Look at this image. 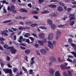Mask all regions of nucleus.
<instances>
[{
	"label": "nucleus",
	"instance_id": "f257e3e1",
	"mask_svg": "<svg viewBox=\"0 0 76 76\" xmlns=\"http://www.w3.org/2000/svg\"><path fill=\"white\" fill-rule=\"evenodd\" d=\"M3 47L4 48L10 49V52L12 54H15L17 53V50L13 46L8 47V45H4Z\"/></svg>",
	"mask_w": 76,
	"mask_h": 76
},
{
	"label": "nucleus",
	"instance_id": "f03ea898",
	"mask_svg": "<svg viewBox=\"0 0 76 76\" xmlns=\"http://www.w3.org/2000/svg\"><path fill=\"white\" fill-rule=\"evenodd\" d=\"M67 57L68 59H66L67 61H69V62H70L71 63L73 62V61L72 60H71L70 59L73 58V56L69 55H68Z\"/></svg>",
	"mask_w": 76,
	"mask_h": 76
},
{
	"label": "nucleus",
	"instance_id": "7ed1b4c3",
	"mask_svg": "<svg viewBox=\"0 0 76 76\" xmlns=\"http://www.w3.org/2000/svg\"><path fill=\"white\" fill-rule=\"evenodd\" d=\"M15 7L14 6L12 5L10 7H8L7 8V10L8 11L10 10V11H13L15 10Z\"/></svg>",
	"mask_w": 76,
	"mask_h": 76
},
{
	"label": "nucleus",
	"instance_id": "20e7f679",
	"mask_svg": "<svg viewBox=\"0 0 76 76\" xmlns=\"http://www.w3.org/2000/svg\"><path fill=\"white\" fill-rule=\"evenodd\" d=\"M54 38V35L52 33H51L49 34L48 38L49 40H52Z\"/></svg>",
	"mask_w": 76,
	"mask_h": 76
},
{
	"label": "nucleus",
	"instance_id": "39448f33",
	"mask_svg": "<svg viewBox=\"0 0 76 76\" xmlns=\"http://www.w3.org/2000/svg\"><path fill=\"white\" fill-rule=\"evenodd\" d=\"M50 74V76H53L54 75V70H53L52 68H51L49 71Z\"/></svg>",
	"mask_w": 76,
	"mask_h": 76
},
{
	"label": "nucleus",
	"instance_id": "423d86ee",
	"mask_svg": "<svg viewBox=\"0 0 76 76\" xmlns=\"http://www.w3.org/2000/svg\"><path fill=\"white\" fill-rule=\"evenodd\" d=\"M8 32H9V31L7 30H5L4 31H2L1 34L2 35H4L5 36H8V34H7V33H8Z\"/></svg>",
	"mask_w": 76,
	"mask_h": 76
},
{
	"label": "nucleus",
	"instance_id": "0eeeda50",
	"mask_svg": "<svg viewBox=\"0 0 76 76\" xmlns=\"http://www.w3.org/2000/svg\"><path fill=\"white\" fill-rule=\"evenodd\" d=\"M40 52L43 55H45L47 54V51L44 49H42L40 50Z\"/></svg>",
	"mask_w": 76,
	"mask_h": 76
},
{
	"label": "nucleus",
	"instance_id": "6e6552de",
	"mask_svg": "<svg viewBox=\"0 0 76 76\" xmlns=\"http://www.w3.org/2000/svg\"><path fill=\"white\" fill-rule=\"evenodd\" d=\"M45 37V34L44 33H39V34L38 37L39 38H43Z\"/></svg>",
	"mask_w": 76,
	"mask_h": 76
},
{
	"label": "nucleus",
	"instance_id": "1a4fd4ad",
	"mask_svg": "<svg viewBox=\"0 0 76 76\" xmlns=\"http://www.w3.org/2000/svg\"><path fill=\"white\" fill-rule=\"evenodd\" d=\"M49 15L51 17H55V16H57L58 15L55 13H52V14H50Z\"/></svg>",
	"mask_w": 76,
	"mask_h": 76
},
{
	"label": "nucleus",
	"instance_id": "9d476101",
	"mask_svg": "<svg viewBox=\"0 0 76 76\" xmlns=\"http://www.w3.org/2000/svg\"><path fill=\"white\" fill-rule=\"evenodd\" d=\"M24 52L26 55H28L29 54L31 51L29 50H26L24 51Z\"/></svg>",
	"mask_w": 76,
	"mask_h": 76
},
{
	"label": "nucleus",
	"instance_id": "9b49d317",
	"mask_svg": "<svg viewBox=\"0 0 76 76\" xmlns=\"http://www.w3.org/2000/svg\"><path fill=\"white\" fill-rule=\"evenodd\" d=\"M50 61L52 62H54V63H55V62H56V59L54 58H53V57H50Z\"/></svg>",
	"mask_w": 76,
	"mask_h": 76
},
{
	"label": "nucleus",
	"instance_id": "f8f14e48",
	"mask_svg": "<svg viewBox=\"0 0 76 76\" xmlns=\"http://www.w3.org/2000/svg\"><path fill=\"white\" fill-rule=\"evenodd\" d=\"M74 49L75 50H74V51H75V52H70V53H71V54H73L75 57V58H76V48Z\"/></svg>",
	"mask_w": 76,
	"mask_h": 76
},
{
	"label": "nucleus",
	"instance_id": "ddd939ff",
	"mask_svg": "<svg viewBox=\"0 0 76 76\" xmlns=\"http://www.w3.org/2000/svg\"><path fill=\"white\" fill-rule=\"evenodd\" d=\"M55 76H60V72L58 71H57L55 72Z\"/></svg>",
	"mask_w": 76,
	"mask_h": 76
},
{
	"label": "nucleus",
	"instance_id": "4468645a",
	"mask_svg": "<svg viewBox=\"0 0 76 76\" xmlns=\"http://www.w3.org/2000/svg\"><path fill=\"white\" fill-rule=\"evenodd\" d=\"M48 7L51 8H56L57 7V5L50 4L49 5Z\"/></svg>",
	"mask_w": 76,
	"mask_h": 76
},
{
	"label": "nucleus",
	"instance_id": "2eb2a0df",
	"mask_svg": "<svg viewBox=\"0 0 76 76\" xmlns=\"http://www.w3.org/2000/svg\"><path fill=\"white\" fill-rule=\"evenodd\" d=\"M47 23L49 25H52L53 24V21L49 19L47 20Z\"/></svg>",
	"mask_w": 76,
	"mask_h": 76
},
{
	"label": "nucleus",
	"instance_id": "dca6fc26",
	"mask_svg": "<svg viewBox=\"0 0 76 76\" xmlns=\"http://www.w3.org/2000/svg\"><path fill=\"white\" fill-rule=\"evenodd\" d=\"M50 27L53 30H55V29H56V26L54 24H52L51 25Z\"/></svg>",
	"mask_w": 76,
	"mask_h": 76
},
{
	"label": "nucleus",
	"instance_id": "f3484780",
	"mask_svg": "<svg viewBox=\"0 0 76 76\" xmlns=\"http://www.w3.org/2000/svg\"><path fill=\"white\" fill-rule=\"evenodd\" d=\"M39 45H41V46H44V43L41 40H39L38 42Z\"/></svg>",
	"mask_w": 76,
	"mask_h": 76
},
{
	"label": "nucleus",
	"instance_id": "a211bd4d",
	"mask_svg": "<svg viewBox=\"0 0 76 76\" xmlns=\"http://www.w3.org/2000/svg\"><path fill=\"white\" fill-rule=\"evenodd\" d=\"M23 39V36H20L19 39H18V41L19 42H22V40Z\"/></svg>",
	"mask_w": 76,
	"mask_h": 76
},
{
	"label": "nucleus",
	"instance_id": "6ab92c4d",
	"mask_svg": "<svg viewBox=\"0 0 76 76\" xmlns=\"http://www.w3.org/2000/svg\"><path fill=\"white\" fill-rule=\"evenodd\" d=\"M31 36V34L30 33H26L24 35V37L25 38H28V37Z\"/></svg>",
	"mask_w": 76,
	"mask_h": 76
},
{
	"label": "nucleus",
	"instance_id": "aec40b11",
	"mask_svg": "<svg viewBox=\"0 0 76 76\" xmlns=\"http://www.w3.org/2000/svg\"><path fill=\"white\" fill-rule=\"evenodd\" d=\"M61 33L60 31L57 30L56 32V35H58L59 36H60V35H61Z\"/></svg>",
	"mask_w": 76,
	"mask_h": 76
},
{
	"label": "nucleus",
	"instance_id": "412c9836",
	"mask_svg": "<svg viewBox=\"0 0 76 76\" xmlns=\"http://www.w3.org/2000/svg\"><path fill=\"white\" fill-rule=\"evenodd\" d=\"M60 67L62 69H63V70H65L66 66L65 65L62 64L61 65Z\"/></svg>",
	"mask_w": 76,
	"mask_h": 76
},
{
	"label": "nucleus",
	"instance_id": "4be33fe9",
	"mask_svg": "<svg viewBox=\"0 0 76 76\" xmlns=\"http://www.w3.org/2000/svg\"><path fill=\"white\" fill-rule=\"evenodd\" d=\"M20 10L21 12H25L26 13H27V12H28V11L27 10L21 8L20 9Z\"/></svg>",
	"mask_w": 76,
	"mask_h": 76
},
{
	"label": "nucleus",
	"instance_id": "5701e85b",
	"mask_svg": "<svg viewBox=\"0 0 76 76\" xmlns=\"http://www.w3.org/2000/svg\"><path fill=\"white\" fill-rule=\"evenodd\" d=\"M58 10L59 12H61L63 10V7L59 6L58 8Z\"/></svg>",
	"mask_w": 76,
	"mask_h": 76
},
{
	"label": "nucleus",
	"instance_id": "b1692460",
	"mask_svg": "<svg viewBox=\"0 0 76 76\" xmlns=\"http://www.w3.org/2000/svg\"><path fill=\"white\" fill-rule=\"evenodd\" d=\"M71 45L74 49H76V46L75 44L73 43H71Z\"/></svg>",
	"mask_w": 76,
	"mask_h": 76
},
{
	"label": "nucleus",
	"instance_id": "393cba45",
	"mask_svg": "<svg viewBox=\"0 0 76 76\" xmlns=\"http://www.w3.org/2000/svg\"><path fill=\"white\" fill-rule=\"evenodd\" d=\"M11 22H12V20H8L4 21L3 22V23H7Z\"/></svg>",
	"mask_w": 76,
	"mask_h": 76
},
{
	"label": "nucleus",
	"instance_id": "a878e982",
	"mask_svg": "<svg viewBox=\"0 0 76 76\" xmlns=\"http://www.w3.org/2000/svg\"><path fill=\"white\" fill-rule=\"evenodd\" d=\"M75 23V21H71L70 22V26H73Z\"/></svg>",
	"mask_w": 76,
	"mask_h": 76
},
{
	"label": "nucleus",
	"instance_id": "bb28decb",
	"mask_svg": "<svg viewBox=\"0 0 76 76\" xmlns=\"http://www.w3.org/2000/svg\"><path fill=\"white\" fill-rule=\"evenodd\" d=\"M68 42L69 43H70L71 44V43H72L73 42V39H72L71 38H69L68 40Z\"/></svg>",
	"mask_w": 76,
	"mask_h": 76
},
{
	"label": "nucleus",
	"instance_id": "cd10ccee",
	"mask_svg": "<svg viewBox=\"0 0 76 76\" xmlns=\"http://www.w3.org/2000/svg\"><path fill=\"white\" fill-rule=\"evenodd\" d=\"M13 72L14 73H16L17 71H18V69L17 68H13Z\"/></svg>",
	"mask_w": 76,
	"mask_h": 76
},
{
	"label": "nucleus",
	"instance_id": "c85d7f7f",
	"mask_svg": "<svg viewBox=\"0 0 76 76\" xmlns=\"http://www.w3.org/2000/svg\"><path fill=\"white\" fill-rule=\"evenodd\" d=\"M49 11H48L47 10H46L43 12H42L41 13H42V14H45L46 13H49Z\"/></svg>",
	"mask_w": 76,
	"mask_h": 76
},
{
	"label": "nucleus",
	"instance_id": "c756f323",
	"mask_svg": "<svg viewBox=\"0 0 76 76\" xmlns=\"http://www.w3.org/2000/svg\"><path fill=\"white\" fill-rule=\"evenodd\" d=\"M68 76H72V72L70 71H68Z\"/></svg>",
	"mask_w": 76,
	"mask_h": 76
},
{
	"label": "nucleus",
	"instance_id": "7c9ffc66",
	"mask_svg": "<svg viewBox=\"0 0 76 76\" xmlns=\"http://www.w3.org/2000/svg\"><path fill=\"white\" fill-rule=\"evenodd\" d=\"M26 28L25 27H20L19 28V30H23V29H25Z\"/></svg>",
	"mask_w": 76,
	"mask_h": 76
},
{
	"label": "nucleus",
	"instance_id": "2f4dec72",
	"mask_svg": "<svg viewBox=\"0 0 76 76\" xmlns=\"http://www.w3.org/2000/svg\"><path fill=\"white\" fill-rule=\"evenodd\" d=\"M38 1L39 3V4H41V3H42L44 2V1H45V0H38Z\"/></svg>",
	"mask_w": 76,
	"mask_h": 76
},
{
	"label": "nucleus",
	"instance_id": "473e14b6",
	"mask_svg": "<svg viewBox=\"0 0 76 76\" xmlns=\"http://www.w3.org/2000/svg\"><path fill=\"white\" fill-rule=\"evenodd\" d=\"M63 74L64 76H69V75H68L65 72H63Z\"/></svg>",
	"mask_w": 76,
	"mask_h": 76
},
{
	"label": "nucleus",
	"instance_id": "72a5a7b5",
	"mask_svg": "<svg viewBox=\"0 0 76 76\" xmlns=\"http://www.w3.org/2000/svg\"><path fill=\"white\" fill-rule=\"evenodd\" d=\"M39 28L42 29H47V28L45 26H40L39 27Z\"/></svg>",
	"mask_w": 76,
	"mask_h": 76
},
{
	"label": "nucleus",
	"instance_id": "f704fd0d",
	"mask_svg": "<svg viewBox=\"0 0 76 76\" xmlns=\"http://www.w3.org/2000/svg\"><path fill=\"white\" fill-rule=\"evenodd\" d=\"M3 71L5 73H8V69H4Z\"/></svg>",
	"mask_w": 76,
	"mask_h": 76
},
{
	"label": "nucleus",
	"instance_id": "c9c22d12",
	"mask_svg": "<svg viewBox=\"0 0 76 76\" xmlns=\"http://www.w3.org/2000/svg\"><path fill=\"white\" fill-rule=\"evenodd\" d=\"M48 46H49V45H53V43H52L50 41H48Z\"/></svg>",
	"mask_w": 76,
	"mask_h": 76
},
{
	"label": "nucleus",
	"instance_id": "e433bc0d",
	"mask_svg": "<svg viewBox=\"0 0 76 76\" xmlns=\"http://www.w3.org/2000/svg\"><path fill=\"white\" fill-rule=\"evenodd\" d=\"M52 2H59V1L56 0H52L50 1V2L51 3Z\"/></svg>",
	"mask_w": 76,
	"mask_h": 76
},
{
	"label": "nucleus",
	"instance_id": "4c0bfd02",
	"mask_svg": "<svg viewBox=\"0 0 76 76\" xmlns=\"http://www.w3.org/2000/svg\"><path fill=\"white\" fill-rule=\"evenodd\" d=\"M48 46L49 47V48H51V49H52V48H53V47H54V46H53V44L51 45H49V46Z\"/></svg>",
	"mask_w": 76,
	"mask_h": 76
},
{
	"label": "nucleus",
	"instance_id": "58836bf2",
	"mask_svg": "<svg viewBox=\"0 0 76 76\" xmlns=\"http://www.w3.org/2000/svg\"><path fill=\"white\" fill-rule=\"evenodd\" d=\"M32 14H38V12L37 11H34L32 12Z\"/></svg>",
	"mask_w": 76,
	"mask_h": 76
},
{
	"label": "nucleus",
	"instance_id": "ea45409f",
	"mask_svg": "<svg viewBox=\"0 0 76 76\" xmlns=\"http://www.w3.org/2000/svg\"><path fill=\"white\" fill-rule=\"evenodd\" d=\"M59 4L61 5V6H64V4L62 2H59Z\"/></svg>",
	"mask_w": 76,
	"mask_h": 76
},
{
	"label": "nucleus",
	"instance_id": "a19ab883",
	"mask_svg": "<svg viewBox=\"0 0 76 76\" xmlns=\"http://www.w3.org/2000/svg\"><path fill=\"white\" fill-rule=\"evenodd\" d=\"M31 23H32L31 22L27 21L26 23V25H29V24H31Z\"/></svg>",
	"mask_w": 76,
	"mask_h": 76
},
{
	"label": "nucleus",
	"instance_id": "79ce46f5",
	"mask_svg": "<svg viewBox=\"0 0 76 76\" xmlns=\"http://www.w3.org/2000/svg\"><path fill=\"white\" fill-rule=\"evenodd\" d=\"M69 19L70 20H75V18L74 17H70Z\"/></svg>",
	"mask_w": 76,
	"mask_h": 76
},
{
	"label": "nucleus",
	"instance_id": "37998d69",
	"mask_svg": "<svg viewBox=\"0 0 76 76\" xmlns=\"http://www.w3.org/2000/svg\"><path fill=\"white\" fill-rule=\"evenodd\" d=\"M59 38H60V37L58 36H57L56 37V39L57 41H58Z\"/></svg>",
	"mask_w": 76,
	"mask_h": 76
},
{
	"label": "nucleus",
	"instance_id": "c03bdc74",
	"mask_svg": "<svg viewBox=\"0 0 76 76\" xmlns=\"http://www.w3.org/2000/svg\"><path fill=\"white\" fill-rule=\"evenodd\" d=\"M58 60L60 63H62V62H63V61H62V60H61V59H60V58H58Z\"/></svg>",
	"mask_w": 76,
	"mask_h": 76
},
{
	"label": "nucleus",
	"instance_id": "a18cd8bd",
	"mask_svg": "<svg viewBox=\"0 0 76 76\" xmlns=\"http://www.w3.org/2000/svg\"><path fill=\"white\" fill-rule=\"evenodd\" d=\"M53 43L54 45V46H56V45L57 44V42L56 41H53Z\"/></svg>",
	"mask_w": 76,
	"mask_h": 76
},
{
	"label": "nucleus",
	"instance_id": "49530a36",
	"mask_svg": "<svg viewBox=\"0 0 76 76\" xmlns=\"http://www.w3.org/2000/svg\"><path fill=\"white\" fill-rule=\"evenodd\" d=\"M26 42L28 43V44H29L30 43V42L29 41V39H27L26 40Z\"/></svg>",
	"mask_w": 76,
	"mask_h": 76
},
{
	"label": "nucleus",
	"instance_id": "de8ad7c7",
	"mask_svg": "<svg viewBox=\"0 0 76 76\" xmlns=\"http://www.w3.org/2000/svg\"><path fill=\"white\" fill-rule=\"evenodd\" d=\"M29 38H30V39L32 41H34V38H33V37H29Z\"/></svg>",
	"mask_w": 76,
	"mask_h": 76
},
{
	"label": "nucleus",
	"instance_id": "09e8293b",
	"mask_svg": "<svg viewBox=\"0 0 76 76\" xmlns=\"http://www.w3.org/2000/svg\"><path fill=\"white\" fill-rule=\"evenodd\" d=\"M75 16V15L73 14H71L69 15V18H72V17H74Z\"/></svg>",
	"mask_w": 76,
	"mask_h": 76
},
{
	"label": "nucleus",
	"instance_id": "8fccbe9b",
	"mask_svg": "<svg viewBox=\"0 0 76 76\" xmlns=\"http://www.w3.org/2000/svg\"><path fill=\"white\" fill-rule=\"evenodd\" d=\"M3 10L4 13H7V11H6V10L5 8H3Z\"/></svg>",
	"mask_w": 76,
	"mask_h": 76
},
{
	"label": "nucleus",
	"instance_id": "3c124183",
	"mask_svg": "<svg viewBox=\"0 0 76 76\" xmlns=\"http://www.w3.org/2000/svg\"><path fill=\"white\" fill-rule=\"evenodd\" d=\"M22 68L23 69V70H24V71H25V72H26L27 71V70H26V69H25V67L23 66L22 67Z\"/></svg>",
	"mask_w": 76,
	"mask_h": 76
},
{
	"label": "nucleus",
	"instance_id": "603ef678",
	"mask_svg": "<svg viewBox=\"0 0 76 76\" xmlns=\"http://www.w3.org/2000/svg\"><path fill=\"white\" fill-rule=\"evenodd\" d=\"M5 40V39H4L3 38H0V41H4Z\"/></svg>",
	"mask_w": 76,
	"mask_h": 76
},
{
	"label": "nucleus",
	"instance_id": "864d4df0",
	"mask_svg": "<svg viewBox=\"0 0 76 76\" xmlns=\"http://www.w3.org/2000/svg\"><path fill=\"white\" fill-rule=\"evenodd\" d=\"M36 52L37 55H38L39 56V55H40V53L39 52H38V50L36 51Z\"/></svg>",
	"mask_w": 76,
	"mask_h": 76
},
{
	"label": "nucleus",
	"instance_id": "5fc2aeb1",
	"mask_svg": "<svg viewBox=\"0 0 76 76\" xmlns=\"http://www.w3.org/2000/svg\"><path fill=\"white\" fill-rule=\"evenodd\" d=\"M32 34L33 36H34V37H37V34L32 33Z\"/></svg>",
	"mask_w": 76,
	"mask_h": 76
},
{
	"label": "nucleus",
	"instance_id": "6e6d98bb",
	"mask_svg": "<svg viewBox=\"0 0 76 76\" xmlns=\"http://www.w3.org/2000/svg\"><path fill=\"white\" fill-rule=\"evenodd\" d=\"M28 6L30 8L32 7V5L31 3L28 4H27Z\"/></svg>",
	"mask_w": 76,
	"mask_h": 76
},
{
	"label": "nucleus",
	"instance_id": "4d7b16f0",
	"mask_svg": "<svg viewBox=\"0 0 76 76\" xmlns=\"http://www.w3.org/2000/svg\"><path fill=\"white\" fill-rule=\"evenodd\" d=\"M0 50H2V51H3L4 50V49L1 47V45H0Z\"/></svg>",
	"mask_w": 76,
	"mask_h": 76
},
{
	"label": "nucleus",
	"instance_id": "13d9d810",
	"mask_svg": "<svg viewBox=\"0 0 76 76\" xmlns=\"http://www.w3.org/2000/svg\"><path fill=\"white\" fill-rule=\"evenodd\" d=\"M72 9V8H69L67 9L66 10L67 12H70V10H71Z\"/></svg>",
	"mask_w": 76,
	"mask_h": 76
},
{
	"label": "nucleus",
	"instance_id": "bf43d9fd",
	"mask_svg": "<svg viewBox=\"0 0 76 76\" xmlns=\"http://www.w3.org/2000/svg\"><path fill=\"white\" fill-rule=\"evenodd\" d=\"M1 64L2 67L3 68L4 67V66H4V63H3V62H1Z\"/></svg>",
	"mask_w": 76,
	"mask_h": 76
},
{
	"label": "nucleus",
	"instance_id": "052dcab7",
	"mask_svg": "<svg viewBox=\"0 0 76 76\" xmlns=\"http://www.w3.org/2000/svg\"><path fill=\"white\" fill-rule=\"evenodd\" d=\"M32 72H33V71H32V70L30 69L29 71V74H30V75H31V74L32 73Z\"/></svg>",
	"mask_w": 76,
	"mask_h": 76
},
{
	"label": "nucleus",
	"instance_id": "680f3d73",
	"mask_svg": "<svg viewBox=\"0 0 76 76\" xmlns=\"http://www.w3.org/2000/svg\"><path fill=\"white\" fill-rule=\"evenodd\" d=\"M67 18V16H66L64 17V18H62V20H66V19Z\"/></svg>",
	"mask_w": 76,
	"mask_h": 76
},
{
	"label": "nucleus",
	"instance_id": "e2e57ef3",
	"mask_svg": "<svg viewBox=\"0 0 76 76\" xmlns=\"http://www.w3.org/2000/svg\"><path fill=\"white\" fill-rule=\"evenodd\" d=\"M21 16H20L19 17H17L16 18V19H21Z\"/></svg>",
	"mask_w": 76,
	"mask_h": 76
},
{
	"label": "nucleus",
	"instance_id": "0e129e2a",
	"mask_svg": "<svg viewBox=\"0 0 76 76\" xmlns=\"http://www.w3.org/2000/svg\"><path fill=\"white\" fill-rule=\"evenodd\" d=\"M33 18H35V19H38V17L37 16H34Z\"/></svg>",
	"mask_w": 76,
	"mask_h": 76
},
{
	"label": "nucleus",
	"instance_id": "69168bd1",
	"mask_svg": "<svg viewBox=\"0 0 76 76\" xmlns=\"http://www.w3.org/2000/svg\"><path fill=\"white\" fill-rule=\"evenodd\" d=\"M7 66L8 67H9V68H10V67H12V66L11 65H10V64H7Z\"/></svg>",
	"mask_w": 76,
	"mask_h": 76
},
{
	"label": "nucleus",
	"instance_id": "338daca9",
	"mask_svg": "<svg viewBox=\"0 0 76 76\" xmlns=\"http://www.w3.org/2000/svg\"><path fill=\"white\" fill-rule=\"evenodd\" d=\"M20 48H21V49H22V50H25L26 49L25 48L22 46H20Z\"/></svg>",
	"mask_w": 76,
	"mask_h": 76
},
{
	"label": "nucleus",
	"instance_id": "774afa93",
	"mask_svg": "<svg viewBox=\"0 0 76 76\" xmlns=\"http://www.w3.org/2000/svg\"><path fill=\"white\" fill-rule=\"evenodd\" d=\"M7 61H10V57H9L8 56H7Z\"/></svg>",
	"mask_w": 76,
	"mask_h": 76
}]
</instances>
